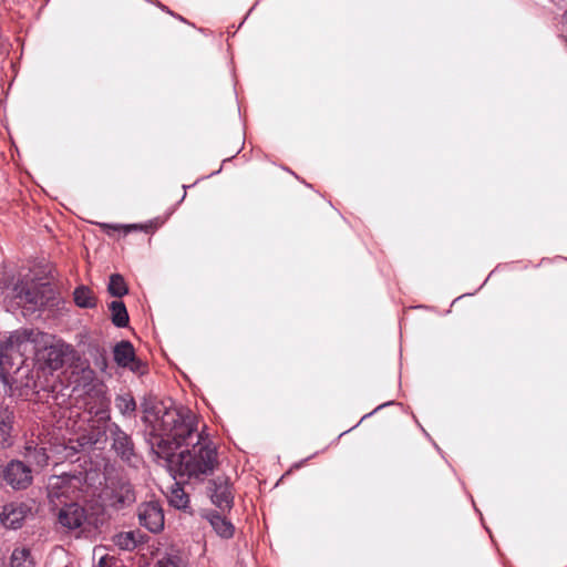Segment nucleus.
<instances>
[{
  "mask_svg": "<svg viewBox=\"0 0 567 567\" xmlns=\"http://www.w3.org/2000/svg\"><path fill=\"white\" fill-rule=\"evenodd\" d=\"M565 41H566V44H567V38L565 39Z\"/></svg>",
  "mask_w": 567,
  "mask_h": 567,
  "instance_id": "nucleus-30",
  "label": "nucleus"
},
{
  "mask_svg": "<svg viewBox=\"0 0 567 567\" xmlns=\"http://www.w3.org/2000/svg\"><path fill=\"white\" fill-rule=\"evenodd\" d=\"M13 411L8 406H0V451L13 444Z\"/></svg>",
  "mask_w": 567,
  "mask_h": 567,
  "instance_id": "nucleus-11",
  "label": "nucleus"
},
{
  "mask_svg": "<svg viewBox=\"0 0 567 567\" xmlns=\"http://www.w3.org/2000/svg\"><path fill=\"white\" fill-rule=\"evenodd\" d=\"M29 508L24 504L11 503L3 506L0 522L6 528L17 529L21 527Z\"/></svg>",
  "mask_w": 567,
  "mask_h": 567,
  "instance_id": "nucleus-10",
  "label": "nucleus"
},
{
  "mask_svg": "<svg viewBox=\"0 0 567 567\" xmlns=\"http://www.w3.org/2000/svg\"><path fill=\"white\" fill-rule=\"evenodd\" d=\"M130 368V370L134 373L143 374L146 371L145 364L134 355V359L130 361V364L126 367Z\"/></svg>",
  "mask_w": 567,
  "mask_h": 567,
  "instance_id": "nucleus-27",
  "label": "nucleus"
},
{
  "mask_svg": "<svg viewBox=\"0 0 567 567\" xmlns=\"http://www.w3.org/2000/svg\"><path fill=\"white\" fill-rule=\"evenodd\" d=\"M70 350V347L64 343H55L45 349V360L50 369L56 370L62 367L64 355Z\"/></svg>",
  "mask_w": 567,
  "mask_h": 567,
  "instance_id": "nucleus-13",
  "label": "nucleus"
},
{
  "mask_svg": "<svg viewBox=\"0 0 567 567\" xmlns=\"http://www.w3.org/2000/svg\"><path fill=\"white\" fill-rule=\"evenodd\" d=\"M70 480L65 476H52L48 483V496L53 503L54 499H59L61 496H65L69 491Z\"/></svg>",
  "mask_w": 567,
  "mask_h": 567,
  "instance_id": "nucleus-14",
  "label": "nucleus"
},
{
  "mask_svg": "<svg viewBox=\"0 0 567 567\" xmlns=\"http://www.w3.org/2000/svg\"><path fill=\"white\" fill-rule=\"evenodd\" d=\"M25 457L38 466H44L49 458L44 447H33L31 445L25 447Z\"/></svg>",
  "mask_w": 567,
  "mask_h": 567,
  "instance_id": "nucleus-22",
  "label": "nucleus"
},
{
  "mask_svg": "<svg viewBox=\"0 0 567 567\" xmlns=\"http://www.w3.org/2000/svg\"><path fill=\"white\" fill-rule=\"evenodd\" d=\"M93 557L97 558L95 567H120V561L114 556L106 554L102 547L94 548Z\"/></svg>",
  "mask_w": 567,
  "mask_h": 567,
  "instance_id": "nucleus-25",
  "label": "nucleus"
},
{
  "mask_svg": "<svg viewBox=\"0 0 567 567\" xmlns=\"http://www.w3.org/2000/svg\"><path fill=\"white\" fill-rule=\"evenodd\" d=\"M103 498L106 505L114 509L130 506L136 499L132 485L122 481L107 486L103 493Z\"/></svg>",
  "mask_w": 567,
  "mask_h": 567,
  "instance_id": "nucleus-4",
  "label": "nucleus"
},
{
  "mask_svg": "<svg viewBox=\"0 0 567 567\" xmlns=\"http://www.w3.org/2000/svg\"><path fill=\"white\" fill-rule=\"evenodd\" d=\"M114 544L124 550H133L137 545L136 534L134 532H124L114 536Z\"/></svg>",
  "mask_w": 567,
  "mask_h": 567,
  "instance_id": "nucleus-21",
  "label": "nucleus"
},
{
  "mask_svg": "<svg viewBox=\"0 0 567 567\" xmlns=\"http://www.w3.org/2000/svg\"><path fill=\"white\" fill-rule=\"evenodd\" d=\"M155 567H187V563L179 554L169 553L158 558Z\"/></svg>",
  "mask_w": 567,
  "mask_h": 567,
  "instance_id": "nucleus-24",
  "label": "nucleus"
},
{
  "mask_svg": "<svg viewBox=\"0 0 567 567\" xmlns=\"http://www.w3.org/2000/svg\"><path fill=\"white\" fill-rule=\"evenodd\" d=\"M33 331L16 332L9 337L0 349V378L7 384L18 383V374L29 372L27 353L33 350L35 341Z\"/></svg>",
  "mask_w": 567,
  "mask_h": 567,
  "instance_id": "nucleus-2",
  "label": "nucleus"
},
{
  "mask_svg": "<svg viewBox=\"0 0 567 567\" xmlns=\"http://www.w3.org/2000/svg\"><path fill=\"white\" fill-rule=\"evenodd\" d=\"M96 365L101 369V370H105L106 367H107V363H106V358L105 357H101V359L99 361H96Z\"/></svg>",
  "mask_w": 567,
  "mask_h": 567,
  "instance_id": "nucleus-28",
  "label": "nucleus"
},
{
  "mask_svg": "<svg viewBox=\"0 0 567 567\" xmlns=\"http://www.w3.org/2000/svg\"><path fill=\"white\" fill-rule=\"evenodd\" d=\"M52 289L49 284H38L33 280L18 278L7 287V296L12 298L17 306L40 307L49 300Z\"/></svg>",
  "mask_w": 567,
  "mask_h": 567,
  "instance_id": "nucleus-3",
  "label": "nucleus"
},
{
  "mask_svg": "<svg viewBox=\"0 0 567 567\" xmlns=\"http://www.w3.org/2000/svg\"><path fill=\"white\" fill-rule=\"evenodd\" d=\"M212 502L221 511L229 509L233 506V495L228 481L218 477L210 482L209 486Z\"/></svg>",
  "mask_w": 567,
  "mask_h": 567,
  "instance_id": "nucleus-8",
  "label": "nucleus"
},
{
  "mask_svg": "<svg viewBox=\"0 0 567 567\" xmlns=\"http://www.w3.org/2000/svg\"><path fill=\"white\" fill-rule=\"evenodd\" d=\"M168 501L175 508L185 509L188 506L189 497L184 488L178 483H175L171 488Z\"/></svg>",
  "mask_w": 567,
  "mask_h": 567,
  "instance_id": "nucleus-18",
  "label": "nucleus"
},
{
  "mask_svg": "<svg viewBox=\"0 0 567 567\" xmlns=\"http://www.w3.org/2000/svg\"><path fill=\"white\" fill-rule=\"evenodd\" d=\"M205 518L218 536L223 538L233 537L235 527L226 517L217 512H208L205 514Z\"/></svg>",
  "mask_w": 567,
  "mask_h": 567,
  "instance_id": "nucleus-12",
  "label": "nucleus"
},
{
  "mask_svg": "<svg viewBox=\"0 0 567 567\" xmlns=\"http://www.w3.org/2000/svg\"><path fill=\"white\" fill-rule=\"evenodd\" d=\"M104 228H112V229H118L120 226H112V225H109V224H104L103 225Z\"/></svg>",
  "mask_w": 567,
  "mask_h": 567,
  "instance_id": "nucleus-29",
  "label": "nucleus"
},
{
  "mask_svg": "<svg viewBox=\"0 0 567 567\" xmlns=\"http://www.w3.org/2000/svg\"><path fill=\"white\" fill-rule=\"evenodd\" d=\"M107 290L112 296L117 298L123 297L128 291L124 278L118 274H114L110 277Z\"/></svg>",
  "mask_w": 567,
  "mask_h": 567,
  "instance_id": "nucleus-20",
  "label": "nucleus"
},
{
  "mask_svg": "<svg viewBox=\"0 0 567 567\" xmlns=\"http://www.w3.org/2000/svg\"><path fill=\"white\" fill-rule=\"evenodd\" d=\"M3 476L14 489L27 488L32 483V471L21 461H11L6 466Z\"/></svg>",
  "mask_w": 567,
  "mask_h": 567,
  "instance_id": "nucleus-6",
  "label": "nucleus"
},
{
  "mask_svg": "<svg viewBox=\"0 0 567 567\" xmlns=\"http://www.w3.org/2000/svg\"><path fill=\"white\" fill-rule=\"evenodd\" d=\"M110 400L105 395H101L100 403L96 410L93 411L91 408V413H94L100 421H109L110 420Z\"/></svg>",
  "mask_w": 567,
  "mask_h": 567,
  "instance_id": "nucleus-26",
  "label": "nucleus"
},
{
  "mask_svg": "<svg viewBox=\"0 0 567 567\" xmlns=\"http://www.w3.org/2000/svg\"><path fill=\"white\" fill-rule=\"evenodd\" d=\"M74 302L80 308H94L96 298L93 291L86 286H79L73 292Z\"/></svg>",
  "mask_w": 567,
  "mask_h": 567,
  "instance_id": "nucleus-16",
  "label": "nucleus"
},
{
  "mask_svg": "<svg viewBox=\"0 0 567 567\" xmlns=\"http://www.w3.org/2000/svg\"><path fill=\"white\" fill-rule=\"evenodd\" d=\"M109 308L112 315L113 324L118 328L126 327L128 323V313L125 305L122 301L115 300L110 303Z\"/></svg>",
  "mask_w": 567,
  "mask_h": 567,
  "instance_id": "nucleus-17",
  "label": "nucleus"
},
{
  "mask_svg": "<svg viewBox=\"0 0 567 567\" xmlns=\"http://www.w3.org/2000/svg\"><path fill=\"white\" fill-rule=\"evenodd\" d=\"M115 406L123 415H131L136 409V403L134 398L126 393L116 396Z\"/></svg>",
  "mask_w": 567,
  "mask_h": 567,
  "instance_id": "nucleus-23",
  "label": "nucleus"
},
{
  "mask_svg": "<svg viewBox=\"0 0 567 567\" xmlns=\"http://www.w3.org/2000/svg\"><path fill=\"white\" fill-rule=\"evenodd\" d=\"M86 519L84 508L74 503L65 505L59 512L60 524L69 529L81 528Z\"/></svg>",
  "mask_w": 567,
  "mask_h": 567,
  "instance_id": "nucleus-7",
  "label": "nucleus"
},
{
  "mask_svg": "<svg viewBox=\"0 0 567 567\" xmlns=\"http://www.w3.org/2000/svg\"><path fill=\"white\" fill-rule=\"evenodd\" d=\"M140 524L152 533H158L164 527V513L157 502H147L138 506Z\"/></svg>",
  "mask_w": 567,
  "mask_h": 567,
  "instance_id": "nucleus-5",
  "label": "nucleus"
},
{
  "mask_svg": "<svg viewBox=\"0 0 567 567\" xmlns=\"http://www.w3.org/2000/svg\"><path fill=\"white\" fill-rule=\"evenodd\" d=\"M113 440V449L124 460H130L134 453V446L131 437L116 424L111 423L107 426Z\"/></svg>",
  "mask_w": 567,
  "mask_h": 567,
  "instance_id": "nucleus-9",
  "label": "nucleus"
},
{
  "mask_svg": "<svg viewBox=\"0 0 567 567\" xmlns=\"http://www.w3.org/2000/svg\"><path fill=\"white\" fill-rule=\"evenodd\" d=\"M11 567H33L30 551L27 548H16L10 559Z\"/></svg>",
  "mask_w": 567,
  "mask_h": 567,
  "instance_id": "nucleus-19",
  "label": "nucleus"
},
{
  "mask_svg": "<svg viewBox=\"0 0 567 567\" xmlns=\"http://www.w3.org/2000/svg\"><path fill=\"white\" fill-rule=\"evenodd\" d=\"M143 420L156 436L153 451L176 476L203 481L218 466L213 442L197 430L196 415L155 396L144 399Z\"/></svg>",
  "mask_w": 567,
  "mask_h": 567,
  "instance_id": "nucleus-1",
  "label": "nucleus"
},
{
  "mask_svg": "<svg viewBox=\"0 0 567 567\" xmlns=\"http://www.w3.org/2000/svg\"><path fill=\"white\" fill-rule=\"evenodd\" d=\"M113 354L115 362L120 367L126 368L134 359L135 351L130 341H121L114 347Z\"/></svg>",
  "mask_w": 567,
  "mask_h": 567,
  "instance_id": "nucleus-15",
  "label": "nucleus"
}]
</instances>
